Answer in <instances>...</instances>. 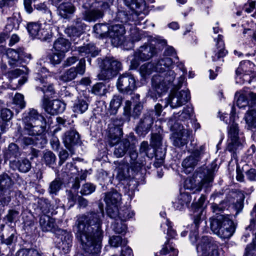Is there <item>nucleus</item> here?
I'll return each instance as SVG.
<instances>
[{
    "label": "nucleus",
    "instance_id": "f257e3e1",
    "mask_svg": "<svg viewBox=\"0 0 256 256\" xmlns=\"http://www.w3.org/2000/svg\"><path fill=\"white\" fill-rule=\"evenodd\" d=\"M104 210L91 212L78 216L76 222V237L84 250L83 256H99L102 232L101 228Z\"/></svg>",
    "mask_w": 256,
    "mask_h": 256
},
{
    "label": "nucleus",
    "instance_id": "f03ea898",
    "mask_svg": "<svg viewBox=\"0 0 256 256\" xmlns=\"http://www.w3.org/2000/svg\"><path fill=\"white\" fill-rule=\"evenodd\" d=\"M24 130L30 136H38L46 130V120L36 110L31 108L23 118Z\"/></svg>",
    "mask_w": 256,
    "mask_h": 256
},
{
    "label": "nucleus",
    "instance_id": "7ed1b4c3",
    "mask_svg": "<svg viewBox=\"0 0 256 256\" xmlns=\"http://www.w3.org/2000/svg\"><path fill=\"white\" fill-rule=\"evenodd\" d=\"M210 229L222 238H229L235 230L230 216L220 214L210 220Z\"/></svg>",
    "mask_w": 256,
    "mask_h": 256
},
{
    "label": "nucleus",
    "instance_id": "20e7f679",
    "mask_svg": "<svg viewBox=\"0 0 256 256\" xmlns=\"http://www.w3.org/2000/svg\"><path fill=\"white\" fill-rule=\"evenodd\" d=\"M168 125L170 130L174 132L173 134V144L175 146L180 147L186 144L192 134V130L184 129L183 126L178 122H176L175 118H171L168 121Z\"/></svg>",
    "mask_w": 256,
    "mask_h": 256
},
{
    "label": "nucleus",
    "instance_id": "39448f33",
    "mask_svg": "<svg viewBox=\"0 0 256 256\" xmlns=\"http://www.w3.org/2000/svg\"><path fill=\"white\" fill-rule=\"evenodd\" d=\"M245 140L239 136L238 124L233 122L230 126L228 130V144L226 150L232 153L234 156L239 152L244 144Z\"/></svg>",
    "mask_w": 256,
    "mask_h": 256
},
{
    "label": "nucleus",
    "instance_id": "423d86ee",
    "mask_svg": "<svg viewBox=\"0 0 256 256\" xmlns=\"http://www.w3.org/2000/svg\"><path fill=\"white\" fill-rule=\"evenodd\" d=\"M166 74L154 76L152 80V87L158 94L166 92L175 78L174 71L166 69Z\"/></svg>",
    "mask_w": 256,
    "mask_h": 256
},
{
    "label": "nucleus",
    "instance_id": "0eeeda50",
    "mask_svg": "<svg viewBox=\"0 0 256 256\" xmlns=\"http://www.w3.org/2000/svg\"><path fill=\"white\" fill-rule=\"evenodd\" d=\"M101 71L99 74L100 80L112 78L122 68V64L114 58L106 57L100 65Z\"/></svg>",
    "mask_w": 256,
    "mask_h": 256
},
{
    "label": "nucleus",
    "instance_id": "6e6552de",
    "mask_svg": "<svg viewBox=\"0 0 256 256\" xmlns=\"http://www.w3.org/2000/svg\"><path fill=\"white\" fill-rule=\"evenodd\" d=\"M206 154L204 145H202L192 150L190 154L182 162L184 172L186 174L192 172L198 163Z\"/></svg>",
    "mask_w": 256,
    "mask_h": 256
},
{
    "label": "nucleus",
    "instance_id": "1a4fd4ad",
    "mask_svg": "<svg viewBox=\"0 0 256 256\" xmlns=\"http://www.w3.org/2000/svg\"><path fill=\"white\" fill-rule=\"evenodd\" d=\"M172 63L171 58L165 57L160 59L155 66L150 62L142 64L140 68V72L143 76L150 74L154 71L162 73L166 72V69L170 68Z\"/></svg>",
    "mask_w": 256,
    "mask_h": 256
},
{
    "label": "nucleus",
    "instance_id": "9d476101",
    "mask_svg": "<svg viewBox=\"0 0 256 256\" xmlns=\"http://www.w3.org/2000/svg\"><path fill=\"white\" fill-rule=\"evenodd\" d=\"M196 250L201 256H219L218 246L211 237L202 236L198 242Z\"/></svg>",
    "mask_w": 256,
    "mask_h": 256
},
{
    "label": "nucleus",
    "instance_id": "9b49d317",
    "mask_svg": "<svg viewBox=\"0 0 256 256\" xmlns=\"http://www.w3.org/2000/svg\"><path fill=\"white\" fill-rule=\"evenodd\" d=\"M108 8V4L107 2H96L92 8L82 12V18L88 22H95L103 17L104 11Z\"/></svg>",
    "mask_w": 256,
    "mask_h": 256
},
{
    "label": "nucleus",
    "instance_id": "f8f14e48",
    "mask_svg": "<svg viewBox=\"0 0 256 256\" xmlns=\"http://www.w3.org/2000/svg\"><path fill=\"white\" fill-rule=\"evenodd\" d=\"M116 86L121 92L131 94L136 88L134 76L128 72L120 74L118 79Z\"/></svg>",
    "mask_w": 256,
    "mask_h": 256
},
{
    "label": "nucleus",
    "instance_id": "ddd939ff",
    "mask_svg": "<svg viewBox=\"0 0 256 256\" xmlns=\"http://www.w3.org/2000/svg\"><path fill=\"white\" fill-rule=\"evenodd\" d=\"M190 98L188 90H182L172 93L166 99L164 107H167L169 104L173 108L180 107L186 104Z\"/></svg>",
    "mask_w": 256,
    "mask_h": 256
},
{
    "label": "nucleus",
    "instance_id": "4468645a",
    "mask_svg": "<svg viewBox=\"0 0 256 256\" xmlns=\"http://www.w3.org/2000/svg\"><path fill=\"white\" fill-rule=\"evenodd\" d=\"M13 184L11 178L6 173L0 175V202L5 205L10 200V188Z\"/></svg>",
    "mask_w": 256,
    "mask_h": 256
},
{
    "label": "nucleus",
    "instance_id": "2eb2a0df",
    "mask_svg": "<svg viewBox=\"0 0 256 256\" xmlns=\"http://www.w3.org/2000/svg\"><path fill=\"white\" fill-rule=\"evenodd\" d=\"M86 71V60L81 58L76 66L72 67L65 71L59 77L60 80L64 82H68L76 78L78 74L83 75Z\"/></svg>",
    "mask_w": 256,
    "mask_h": 256
},
{
    "label": "nucleus",
    "instance_id": "dca6fc26",
    "mask_svg": "<svg viewBox=\"0 0 256 256\" xmlns=\"http://www.w3.org/2000/svg\"><path fill=\"white\" fill-rule=\"evenodd\" d=\"M28 30L33 38L46 41L51 38L50 30L48 28H42L40 24L32 22L28 24Z\"/></svg>",
    "mask_w": 256,
    "mask_h": 256
},
{
    "label": "nucleus",
    "instance_id": "f3484780",
    "mask_svg": "<svg viewBox=\"0 0 256 256\" xmlns=\"http://www.w3.org/2000/svg\"><path fill=\"white\" fill-rule=\"evenodd\" d=\"M6 56L8 59V63L12 68L18 66L22 61L25 60V58H30V54H26L23 49L15 50L8 48L6 50Z\"/></svg>",
    "mask_w": 256,
    "mask_h": 256
},
{
    "label": "nucleus",
    "instance_id": "a211bd4d",
    "mask_svg": "<svg viewBox=\"0 0 256 256\" xmlns=\"http://www.w3.org/2000/svg\"><path fill=\"white\" fill-rule=\"evenodd\" d=\"M153 114V111L148 112L140 119L136 129L139 136H144L150 132L154 124Z\"/></svg>",
    "mask_w": 256,
    "mask_h": 256
},
{
    "label": "nucleus",
    "instance_id": "6ab92c4d",
    "mask_svg": "<svg viewBox=\"0 0 256 256\" xmlns=\"http://www.w3.org/2000/svg\"><path fill=\"white\" fill-rule=\"evenodd\" d=\"M156 48L150 46H141L140 48L136 52L134 55V59L132 60V64L135 66L138 64L136 60H147L150 58L156 53Z\"/></svg>",
    "mask_w": 256,
    "mask_h": 256
},
{
    "label": "nucleus",
    "instance_id": "aec40b11",
    "mask_svg": "<svg viewBox=\"0 0 256 256\" xmlns=\"http://www.w3.org/2000/svg\"><path fill=\"white\" fill-rule=\"evenodd\" d=\"M124 27L122 24H114L111 26L108 36L112 44L115 46L122 44L124 40Z\"/></svg>",
    "mask_w": 256,
    "mask_h": 256
},
{
    "label": "nucleus",
    "instance_id": "412c9836",
    "mask_svg": "<svg viewBox=\"0 0 256 256\" xmlns=\"http://www.w3.org/2000/svg\"><path fill=\"white\" fill-rule=\"evenodd\" d=\"M35 84L38 90H42L44 94L43 98L52 97L55 94V90L52 84L47 85L46 78L38 74L35 77Z\"/></svg>",
    "mask_w": 256,
    "mask_h": 256
},
{
    "label": "nucleus",
    "instance_id": "4be33fe9",
    "mask_svg": "<svg viewBox=\"0 0 256 256\" xmlns=\"http://www.w3.org/2000/svg\"><path fill=\"white\" fill-rule=\"evenodd\" d=\"M80 135L76 131L71 130L65 133L64 143L71 154H74V147L80 144Z\"/></svg>",
    "mask_w": 256,
    "mask_h": 256
},
{
    "label": "nucleus",
    "instance_id": "5701e85b",
    "mask_svg": "<svg viewBox=\"0 0 256 256\" xmlns=\"http://www.w3.org/2000/svg\"><path fill=\"white\" fill-rule=\"evenodd\" d=\"M42 106L48 113L54 115L64 110L63 104L60 101L54 100L50 101L45 98L42 100Z\"/></svg>",
    "mask_w": 256,
    "mask_h": 256
},
{
    "label": "nucleus",
    "instance_id": "b1692460",
    "mask_svg": "<svg viewBox=\"0 0 256 256\" xmlns=\"http://www.w3.org/2000/svg\"><path fill=\"white\" fill-rule=\"evenodd\" d=\"M114 146L115 148L114 154L116 158H122L124 156L131 146L130 142L127 138L121 140Z\"/></svg>",
    "mask_w": 256,
    "mask_h": 256
},
{
    "label": "nucleus",
    "instance_id": "393cba45",
    "mask_svg": "<svg viewBox=\"0 0 256 256\" xmlns=\"http://www.w3.org/2000/svg\"><path fill=\"white\" fill-rule=\"evenodd\" d=\"M129 156L130 158V164L132 166L138 170L146 164L145 159L141 156L138 158V154L135 148L131 146L129 149Z\"/></svg>",
    "mask_w": 256,
    "mask_h": 256
},
{
    "label": "nucleus",
    "instance_id": "a878e982",
    "mask_svg": "<svg viewBox=\"0 0 256 256\" xmlns=\"http://www.w3.org/2000/svg\"><path fill=\"white\" fill-rule=\"evenodd\" d=\"M39 222L40 228L44 232L52 231L56 228L55 220L46 214L41 216Z\"/></svg>",
    "mask_w": 256,
    "mask_h": 256
},
{
    "label": "nucleus",
    "instance_id": "bb28decb",
    "mask_svg": "<svg viewBox=\"0 0 256 256\" xmlns=\"http://www.w3.org/2000/svg\"><path fill=\"white\" fill-rule=\"evenodd\" d=\"M216 49L214 51V54L212 56V60L215 62L220 58H224L226 54L228 52L225 50L224 44L222 40V36L218 34L216 44Z\"/></svg>",
    "mask_w": 256,
    "mask_h": 256
},
{
    "label": "nucleus",
    "instance_id": "cd10ccee",
    "mask_svg": "<svg viewBox=\"0 0 256 256\" xmlns=\"http://www.w3.org/2000/svg\"><path fill=\"white\" fill-rule=\"evenodd\" d=\"M192 200V197L187 192L180 194L175 202H173L174 206L177 210H181L188 206Z\"/></svg>",
    "mask_w": 256,
    "mask_h": 256
},
{
    "label": "nucleus",
    "instance_id": "c85d7f7f",
    "mask_svg": "<svg viewBox=\"0 0 256 256\" xmlns=\"http://www.w3.org/2000/svg\"><path fill=\"white\" fill-rule=\"evenodd\" d=\"M22 20L20 13H14L12 17L8 18L4 29L6 32H10L13 30H18Z\"/></svg>",
    "mask_w": 256,
    "mask_h": 256
},
{
    "label": "nucleus",
    "instance_id": "c756f323",
    "mask_svg": "<svg viewBox=\"0 0 256 256\" xmlns=\"http://www.w3.org/2000/svg\"><path fill=\"white\" fill-rule=\"evenodd\" d=\"M104 200L106 205L119 206L121 200V196L116 190H112L106 193Z\"/></svg>",
    "mask_w": 256,
    "mask_h": 256
},
{
    "label": "nucleus",
    "instance_id": "7c9ffc66",
    "mask_svg": "<svg viewBox=\"0 0 256 256\" xmlns=\"http://www.w3.org/2000/svg\"><path fill=\"white\" fill-rule=\"evenodd\" d=\"M70 47V42L63 38H58L54 43L53 48L55 52L64 54Z\"/></svg>",
    "mask_w": 256,
    "mask_h": 256
},
{
    "label": "nucleus",
    "instance_id": "2f4dec72",
    "mask_svg": "<svg viewBox=\"0 0 256 256\" xmlns=\"http://www.w3.org/2000/svg\"><path fill=\"white\" fill-rule=\"evenodd\" d=\"M123 135L122 130L120 128L108 127V142L110 146H114L116 143L121 140Z\"/></svg>",
    "mask_w": 256,
    "mask_h": 256
},
{
    "label": "nucleus",
    "instance_id": "473e14b6",
    "mask_svg": "<svg viewBox=\"0 0 256 256\" xmlns=\"http://www.w3.org/2000/svg\"><path fill=\"white\" fill-rule=\"evenodd\" d=\"M76 10V8L70 2H62L60 4L58 11L60 15L66 18L68 14H72Z\"/></svg>",
    "mask_w": 256,
    "mask_h": 256
},
{
    "label": "nucleus",
    "instance_id": "72a5a7b5",
    "mask_svg": "<svg viewBox=\"0 0 256 256\" xmlns=\"http://www.w3.org/2000/svg\"><path fill=\"white\" fill-rule=\"evenodd\" d=\"M79 54L82 56H95L98 54V50L95 46L92 44H88L78 48Z\"/></svg>",
    "mask_w": 256,
    "mask_h": 256
},
{
    "label": "nucleus",
    "instance_id": "f704fd0d",
    "mask_svg": "<svg viewBox=\"0 0 256 256\" xmlns=\"http://www.w3.org/2000/svg\"><path fill=\"white\" fill-rule=\"evenodd\" d=\"M116 178L120 180H124L130 177V166L127 162H120L117 168Z\"/></svg>",
    "mask_w": 256,
    "mask_h": 256
},
{
    "label": "nucleus",
    "instance_id": "c9c22d12",
    "mask_svg": "<svg viewBox=\"0 0 256 256\" xmlns=\"http://www.w3.org/2000/svg\"><path fill=\"white\" fill-rule=\"evenodd\" d=\"M110 29L109 26L104 24H97L94 27V30L96 34V36L100 38L108 36Z\"/></svg>",
    "mask_w": 256,
    "mask_h": 256
},
{
    "label": "nucleus",
    "instance_id": "e433bc0d",
    "mask_svg": "<svg viewBox=\"0 0 256 256\" xmlns=\"http://www.w3.org/2000/svg\"><path fill=\"white\" fill-rule=\"evenodd\" d=\"M230 196L232 197V199L229 200L230 202L234 204L236 208L242 209L243 207L244 195L240 192H232Z\"/></svg>",
    "mask_w": 256,
    "mask_h": 256
},
{
    "label": "nucleus",
    "instance_id": "4c0bfd02",
    "mask_svg": "<svg viewBox=\"0 0 256 256\" xmlns=\"http://www.w3.org/2000/svg\"><path fill=\"white\" fill-rule=\"evenodd\" d=\"M236 104L240 108L249 105L248 92H236L235 95Z\"/></svg>",
    "mask_w": 256,
    "mask_h": 256
},
{
    "label": "nucleus",
    "instance_id": "58836bf2",
    "mask_svg": "<svg viewBox=\"0 0 256 256\" xmlns=\"http://www.w3.org/2000/svg\"><path fill=\"white\" fill-rule=\"evenodd\" d=\"M122 102V97L120 96L115 95L112 99L110 104L109 111L111 114H116Z\"/></svg>",
    "mask_w": 256,
    "mask_h": 256
},
{
    "label": "nucleus",
    "instance_id": "ea45409f",
    "mask_svg": "<svg viewBox=\"0 0 256 256\" xmlns=\"http://www.w3.org/2000/svg\"><path fill=\"white\" fill-rule=\"evenodd\" d=\"M88 102L82 98H78L74 104L73 110L74 112L82 114L88 108Z\"/></svg>",
    "mask_w": 256,
    "mask_h": 256
},
{
    "label": "nucleus",
    "instance_id": "a19ab883",
    "mask_svg": "<svg viewBox=\"0 0 256 256\" xmlns=\"http://www.w3.org/2000/svg\"><path fill=\"white\" fill-rule=\"evenodd\" d=\"M244 119L250 128H256V110H249L245 115Z\"/></svg>",
    "mask_w": 256,
    "mask_h": 256
},
{
    "label": "nucleus",
    "instance_id": "79ce46f5",
    "mask_svg": "<svg viewBox=\"0 0 256 256\" xmlns=\"http://www.w3.org/2000/svg\"><path fill=\"white\" fill-rule=\"evenodd\" d=\"M126 6L133 10H142L146 6L144 0H124Z\"/></svg>",
    "mask_w": 256,
    "mask_h": 256
},
{
    "label": "nucleus",
    "instance_id": "37998d69",
    "mask_svg": "<svg viewBox=\"0 0 256 256\" xmlns=\"http://www.w3.org/2000/svg\"><path fill=\"white\" fill-rule=\"evenodd\" d=\"M91 92L95 95L102 96L106 94L108 90L106 86L102 82H98L92 88Z\"/></svg>",
    "mask_w": 256,
    "mask_h": 256
},
{
    "label": "nucleus",
    "instance_id": "c03bdc74",
    "mask_svg": "<svg viewBox=\"0 0 256 256\" xmlns=\"http://www.w3.org/2000/svg\"><path fill=\"white\" fill-rule=\"evenodd\" d=\"M84 30L82 26L78 28L75 26H72L68 28L66 30V33L68 36L72 38V39L74 37L78 38L83 33Z\"/></svg>",
    "mask_w": 256,
    "mask_h": 256
},
{
    "label": "nucleus",
    "instance_id": "a18cd8bd",
    "mask_svg": "<svg viewBox=\"0 0 256 256\" xmlns=\"http://www.w3.org/2000/svg\"><path fill=\"white\" fill-rule=\"evenodd\" d=\"M16 166L19 171L22 172H26L30 169L31 164L26 158H24L17 161Z\"/></svg>",
    "mask_w": 256,
    "mask_h": 256
},
{
    "label": "nucleus",
    "instance_id": "49530a36",
    "mask_svg": "<svg viewBox=\"0 0 256 256\" xmlns=\"http://www.w3.org/2000/svg\"><path fill=\"white\" fill-rule=\"evenodd\" d=\"M8 158H16L20 155V152L18 146L14 143H11L9 144L8 150L6 152Z\"/></svg>",
    "mask_w": 256,
    "mask_h": 256
},
{
    "label": "nucleus",
    "instance_id": "de8ad7c7",
    "mask_svg": "<svg viewBox=\"0 0 256 256\" xmlns=\"http://www.w3.org/2000/svg\"><path fill=\"white\" fill-rule=\"evenodd\" d=\"M217 168V164L216 163L212 164L210 168L208 169L207 174L202 179L203 183H210L212 182L214 177V173Z\"/></svg>",
    "mask_w": 256,
    "mask_h": 256
},
{
    "label": "nucleus",
    "instance_id": "09e8293b",
    "mask_svg": "<svg viewBox=\"0 0 256 256\" xmlns=\"http://www.w3.org/2000/svg\"><path fill=\"white\" fill-rule=\"evenodd\" d=\"M112 228L116 233L122 234L126 232V226L122 222L118 220L112 224Z\"/></svg>",
    "mask_w": 256,
    "mask_h": 256
},
{
    "label": "nucleus",
    "instance_id": "8fccbe9b",
    "mask_svg": "<svg viewBox=\"0 0 256 256\" xmlns=\"http://www.w3.org/2000/svg\"><path fill=\"white\" fill-rule=\"evenodd\" d=\"M162 137L160 133L152 134L150 145L154 148H160L162 146Z\"/></svg>",
    "mask_w": 256,
    "mask_h": 256
},
{
    "label": "nucleus",
    "instance_id": "3c124183",
    "mask_svg": "<svg viewBox=\"0 0 256 256\" xmlns=\"http://www.w3.org/2000/svg\"><path fill=\"white\" fill-rule=\"evenodd\" d=\"M106 212L108 215L111 218H114L116 220H118L120 210L118 208V206L106 205Z\"/></svg>",
    "mask_w": 256,
    "mask_h": 256
},
{
    "label": "nucleus",
    "instance_id": "603ef678",
    "mask_svg": "<svg viewBox=\"0 0 256 256\" xmlns=\"http://www.w3.org/2000/svg\"><path fill=\"white\" fill-rule=\"evenodd\" d=\"M228 206V204L227 202L222 201L219 204L216 203L212 204L211 208L213 212L215 213L216 214H218L226 210Z\"/></svg>",
    "mask_w": 256,
    "mask_h": 256
},
{
    "label": "nucleus",
    "instance_id": "864d4df0",
    "mask_svg": "<svg viewBox=\"0 0 256 256\" xmlns=\"http://www.w3.org/2000/svg\"><path fill=\"white\" fill-rule=\"evenodd\" d=\"M134 216V213L126 208L120 209V210L118 220L120 221H125L131 218Z\"/></svg>",
    "mask_w": 256,
    "mask_h": 256
},
{
    "label": "nucleus",
    "instance_id": "5fc2aeb1",
    "mask_svg": "<svg viewBox=\"0 0 256 256\" xmlns=\"http://www.w3.org/2000/svg\"><path fill=\"white\" fill-rule=\"evenodd\" d=\"M110 243L111 246L116 248L126 245L127 240H123L120 236H112L110 239Z\"/></svg>",
    "mask_w": 256,
    "mask_h": 256
},
{
    "label": "nucleus",
    "instance_id": "6e6d98bb",
    "mask_svg": "<svg viewBox=\"0 0 256 256\" xmlns=\"http://www.w3.org/2000/svg\"><path fill=\"white\" fill-rule=\"evenodd\" d=\"M43 158L46 164L50 166L55 163L56 156L52 152L46 151L44 154Z\"/></svg>",
    "mask_w": 256,
    "mask_h": 256
},
{
    "label": "nucleus",
    "instance_id": "4d7b16f0",
    "mask_svg": "<svg viewBox=\"0 0 256 256\" xmlns=\"http://www.w3.org/2000/svg\"><path fill=\"white\" fill-rule=\"evenodd\" d=\"M96 188V186L92 183H86L82 186L80 193L82 195L90 194L95 191Z\"/></svg>",
    "mask_w": 256,
    "mask_h": 256
},
{
    "label": "nucleus",
    "instance_id": "13d9d810",
    "mask_svg": "<svg viewBox=\"0 0 256 256\" xmlns=\"http://www.w3.org/2000/svg\"><path fill=\"white\" fill-rule=\"evenodd\" d=\"M160 254L162 255L170 254V256H177L178 250L174 249L172 246L166 244L160 250Z\"/></svg>",
    "mask_w": 256,
    "mask_h": 256
},
{
    "label": "nucleus",
    "instance_id": "bf43d9fd",
    "mask_svg": "<svg viewBox=\"0 0 256 256\" xmlns=\"http://www.w3.org/2000/svg\"><path fill=\"white\" fill-rule=\"evenodd\" d=\"M16 256H41V255L34 249H22L18 252Z\"/></svg>",
    "mask_w": 256,
    "mask_h": 256
},
{
    "label": "nucleus",
    "instance_id": "052dcab7",
    "mask_svg": "<svg viewBox=\"0 0 256 256\" xmlns=\"http://www.w3.org/2000/svg\"><path fill=\"white\" fill-rule=\"evenodd\" d=\"M62 182L59 179H55L52 181L50 186V192L56 194L60 189Z\"/></svg>",
    "mask_w": 256,
    "mask_h": 256
},
{
    "label": "nucleus",
    "instance_id": "680f3d73",
    "mask_svg": "<svg viewBox=\"0 0 256 256\" xmlns=\"http://www.w3.org/2000/svg\"><path fill=\"white\" fill-rule=\"evenodd\" d=\"M64 57V54L56 52L50 56V60L54 64H59Z\"/></svg>",
    "mask_w": 256,
    "mask_h": 256
},
{
    "label": "nucleus",
    "instance_id": "e2e57ef3",
    "mask_svg": "<svg viewBox=\"0 0 256 256\" xmlns=\"http://www.w3.org/2000/svg\"><path fill=\"white\" fill-rule=\"evenodd\" d=\"M18 211L10 210H8V214L6 216V219L8 222L12 223L18 218Z\"/></svg>",
    "mask_w": 256,
    "mask_h": 256
},
{
    "label": "nucleus",
    "instance_id": "0e129e2a",
    "mask_svg": "<svg viewBox=\"0 0 256 256\" xmlns=\"http://www.w3.org/2000/svg\"><path fill=\"white\" fill-rule=\"evenodd\" d=\"M13 114L12 112L6 108H2L0 112V118L2 120L8 122L12 117Z\"/></svg>",
    "mask_w": 256,
    "mask_h": 256
},
{
    "label": "nucleus",
    "instance_id": "69168bd1",
    "mask_svg": "<svg viewBox=\"0 0 256 256\" xmlns=\"http://www.w3.org/2000/svg\"><path fill=\"white\" fill-rule=\"evenodd\" d=\"M14 103L22 109L24 108L25 107V102L24 96L20 94H16L14 98Z\"/></svg>",
    "mask_w": 256,
    "mask_h": 256
},
{
    "label": "nucleus",
    "instance_id": "338daca9",
    "mask_svg": "<svg viewBox=\"0 0 256 256\" xmlns=\"http://www.w3.org/2000/svg\"><path fill=\"white\" fill-rule=\"evenodd\" d=\"M79 58L76 56H72L68 57L62 63L63 68H66L71 66L78 61Z\"/></svg>",
    "mask_w": 256,
    "mask_h": 256
},
{
    "label": "nucleus",
    "instance_id": "774afa93",
    "mask_svg": "<svg viewBox=\"0 0 256 256\" xmlns=\"http://www.w3.org/2000/svg\"><path fill=\"white\" fill-rule=\"evenodd\" d=\"M78 196L76 192H72L71 190L68 192V202L70 206H72L75 204Z\"/></svg>",
    "mask_w": 256,
    "mask_h": 256
}]
</instances>
